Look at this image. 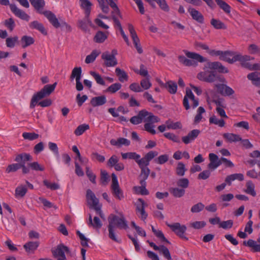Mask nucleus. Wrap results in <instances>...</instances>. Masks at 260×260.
Returning <instances> with one entry per match:
<instances>
[{"instance_id":"1","label":"nucleus","mask_w":260,"mask_h":260,"mask_svg":"<svg viewBox=\"0 0 260 260\" xmlns=\"http://www.w3.org/2000/svg\"><path fill=\"white\" fill-rule=\"evenodd\" d=\"M117 216L113 214H111L108 217L109 224L108 225L109 231V237L113 241L120 243L121 240L118 239L115 235L116 228L119 229L126 230L128 228L127 221L126 220L123 214L121 212L119 213Z\"/></svg>"},{"instance_id":"2","label":"nucleus","mask_w":260,"mask_h":260,"mask_svg":"<svg viewBox=\"0 0 260 260\" xmlns=\"http://www.w3.org/2000/svg\"><path fill=\"white\" fill-rule=\"evenodd\" d=\"M29 2L37 12L43 14L55 28L59 27V21L54 13L50 11H42L45 5L44 0H29Z\"/></svg>"},{"instance_id":"3","label":"nucleus","mask_w":260,"mask_h":260,"mask_svg":"<svg viewBox=\"0 0 260 260\" xmlns=\"http://www.w3.org/2000/svg\"><path fill=\"white\" fill-rule=\"evenodd\" d=\"M183 51L188 58L192 59H188L183 55L178 56L179 61L185 66H196L197 65V62H203L206 60V59L199 54L187 50H183Z\"/></svg>"},{"instance_id":"4","label":"nucleus","mask_w":260,"mask_h":260,"mask_svg":"<svg viewBox=\"0 0 260 260\" xmlns=\"http://www.w3.org/2000/svg\"><path fill=\"white\" fill-rule=\"evenodd\" d=\"M56 85V82L53 84L46 85L41 90L34 94L31 100L30 108H34L39 100L49 96L54 91Z\"/></svg>"},{"instance_id":"5","label":"nucleus","mask_w":260,"mask_h":260,"mask_svg":"<svg viewBox=\"0 0 260 260\" xmlns=\"http://www.w3.org/2000/svg\"><path fill=\"white\" fill-rule=\"evenodd\" d=\"M86 198L89 207L93 208L102 218L104 219L105 215L101 210L102 205L99 204V199L91 189L87 190Z\"/></svg>"},{"instance_id":"6","label":"nucleus","mask_w":260,"mask_h":260,"mask_svg":"<svg viewBox=\"0 0 260 260\" xmlns=\"http://www.w3.org/2000/svg\"><path fill=\"white\" fill-rule=\"evenodd\" d=\"M198 78L207 82H214L218 81L221 83L226 82L225 78L220 75H218L215 71H205L201 72L198 74Z\"/></svg>"},{"instance_id":"7","label":"nucleus","mask_w":260,"mask_h":260,"mask_svg":"<svg viewBox=\"0 0 260 260\" xmlns=\"http://www.w3.org/2000/svg\"><path fill=\"white\" fill-rule=\"evenodd\" d=\"M158 155V152L151 151L148 152L144 157L141 158V173L150 174V170L147 167L150 161Z\"/></svg>"},{"instance_id":"8","label":"nucleus","mask_w":260,"mask_h":260,"mask_svg":"<svg viewBox=\"0 0 260 260\" xmlns=\"http://www.w3.org/2000/svg\"><path fill=\"white\" fill-rule=\"evenodd\" d=\"M32 160L31 156L26 153H22L16 155L15 161L19 162V169L22 168V173L24 174L29 173V167L25 165V162Z\"/></svg>"},{"instance_id":"9","label":"nucleus","mask_w":260,"mask_h":260,"mask_svg":"<svg viewBox=\"0 0 260 260\" xmlns=\"http://www.w3.org/2000/svg\"><path fill=\"white\" fill-rule=\"evenodd\" d=\"M111 189L113 195L116 199L121 200L124 198L123 191L119 186L117 176L114 173L112 174Z\"/></svg>"},{"instance_id":"10","label":"nucleus","mask_w":260,"mask_h":260,"mask_svg":"<svg viewBox=\"0 0 260 260\" xmlns=\"http://www.w3.org/2000/svg\"><path fill=\"white\" fill-rule=\"evenodd\" d=\"M53 257L57 260H66L65 252L69 253V248L62 244L58 245L55 248L51 249Z\"/></svg>"},{"instance_id":"11","label":"nucleus","mask_w":260,"mask_h":260,"mask_svg":"<svg viewBox=\"0 0 260 260\" xmlns=\"http://www.w3.org/2000/svg\"><path fill=\"white\" fill-rule=\"evenodd\" d=\"M149 174L140 173L139 175L140 183L141 186H135L134 189L137 193H139L142 195H147L149 194V191L146 188V180L148 178Z\"/></svg>"},{"instance_id":"12","label":"nucleus","mask_w":260,"mask_h":260,"mask_svg":"<svg viewBox=\"0 0 260 260\" xmlns=\"http://www.w3.org/2000/svg\"><path fill=\"white\" fill-rule=\"evenodd\" d=\"M127 26H128V29L130 33L133 43L135 45L136 49L137 50V52L139 54H142L143 53V51L142 48L141 47V45L140 44V39H139V38L137 35V33L134 29L133 25L131 23H128L127 24Z\"/></svg>"},{"instance_id":"13","label":"nucleus","mask_w":260,"mask_h":260,"mask_svg":"<svg viewBox=\"0 0 260 260\" xmlns=\"http://www.w3.org/2000/svg\"><path fill=\"white\" fill-rule=\"evenodd\" d=\"M188 99H190L193 102V104L192 105L193 108H195L199 105L198 100L195 99L194 95H193L191 90L189 89H186V94L184 96L183 101V106L186 110L189 109L190 108Z\"/></svg>"},{"instance_id":"14","label":"nucleus","mask_w":260,"mask_h":260,"mask_svg":"<svg viewBox=\"0 0 260 260\" xmlns=\"http://www.w3.org/2000/svg\"><path fill=\"white\" fill-rule=\"evenodd\" d=\"M220 59L230 63H233L241 59V54L232 51H223L222 55L220 57Z\"/></svg>"},{"instance_id":"15","label":"nucleus","mask_w":260,"mask_h":260,"mask_svg":"<svg viewBox=\"0 0 260 260\" xmlns=\"http://www.w3.org/2000/svg\"><path fill=\"white\" fill-rule=\"evenodd\" d=\"M167 224L179 237L185 240H188V238L184 235V233L186 230V227L185 225H181L178 222L172 224L168 223Z\"/></svg>"},{"instance_id":"16","label":"nucleus","mask_w":260,"mask_h":260,"mask_svg":"<svg viewBox=\"0 0 260 260\" xmlns=\"http://www.w3.org/2000/svg\"><path fill=\"white\" fill-rule=\"evenodd\" d=\"M101 57L104 60V65L107 67H114L117 64V59L113 54L105 52L102 54Z\"/></svg>"},{"instance_id":"17","label":"nucleus","mask_w":260,"mask_h":260,"mask_svg":"<svg viewBox=\"0 0 260 260\" xmlns=\"http://www.w3.org/2000/svg\"><path fill=\"white\" fill-rule=\"evenodd\" d=\"M147 242L155 250H157L160 253H161L166 259L168 260H172L170 252L167 247L164 245L158 246L154 243L150 242L149 241H147Z\"/></svg>"},{"instance_id":"18","label":"nucleus","mask_w":260,"mask_h":260,"mask_svg":"<svg viewBox=\"0 0 260 260\" xmlns=\"http://www.w3.org/2000/svg\"><path fill=\"white\" fill-rule=\"evenodd\" d=\"M10 8L11 11L19 18L28 21L30 16L24 11L19 9L15 4H10Z\"/></svg>"},{"instance_id":"19","label":"nucleus","mask_w":260,"mask_h":260,"mask_svg":"<svg viewBox=\"0 0 260 260\" xmlns=\"http://www.w3.org/2000/svg\"><path fill=\"white\" fill-rule=\"evenodd\" d=\"M215 87L217 88L218 92L224 96H230L235 92L232 88L224 84H216Z\"/></svg>"},{"instance_id":"20","label":"nucleus","mask_w":260,"mask_h":260,"mask_svg":"<svg viewBox=\"0 0 260 260\" xmlns=\"http://www.w3.org/2000/svg\"><path fill=\"white\" fill-rule=\"evenodd\" d=\"M210 163L208 165L209 169L214 170L220 165L221 162L220 159H219L217 155L214 153H210L209 155Z\"/></svg>"},{"instance_id":"21","label":"nucleus","mask_w":260,"mask_h":260,"mask_svg":"<svg viewBox=\"0 0 260 260\" xmlns=\"http://www.w3.org/2000/svg\"><path fill=\"white\" fill-rule=\"evenodd\" d=\"M121 155L123 159H129L135 160L141 169V156L139 154L136 152H129L126 153L121 152Z\"/></svg>"},{"instance_id":"22","label":"nucleus","mask_w":260,"mask_h":260,"mask_svg":"<svg viewBox=\"0 0 260 260\" xmlns=\"http://www.w3.org/2000/svg\"><path fill=\"white\" fill-rule=\"evenodd\" d=\"M148 114V112L145 110L140 111L137 116L132 117L129 121L133 124H138L142 121H144V119Z\"/></svg>"},{"instance_id":"23","label":"nucleus","mask_w":260,"mask_h":260,"mask_svg":"<svg viewBox=\"0 0 260 260\" xmlns=\"http://www.w3.org/2000/svg\"><path fill=\"white\" fill-rule=\"evenodd\" d=\"M200 133L201 132L199 129H193L188 133L187 136L183 137L182 140L184 144H189L191 141L194 140L198 137Z\"/></svg>"},{"instance_id":"24","label":"nucleus","mask_w":260,"mask_h":260,"mask_svg":"<svg viewBox=\"0 0 260 260\" xmlns=\"http://www.w3.org/2000/svg\"><path fill=\"white\" fill-rule=\"evenodd\" d=\"M243 245L250 247L253 252H260V238L257 239V241L252 239L248 240L247 242L244 241Z\"/></svg>"},{"instance_id":"25","label":"nucleus","mask_w":260,"mask_h":260,"mask_svg":"<svg viewBox=\"0 0 260 260\" xmlns=\"http://www.w3.org/2000/svg\"><path fill=\"white\" fill-rule=\"evenodd\" d=\"M40 243L39 241H29L23 245V248L26 252L29 253H33L39 247Z\"/></svg>"},{"instance_id":"26","label":"nucleus","mask_w":260,"mask_h":260,"mask_svg":"<svg viewBox=\"0 0 260 260\" xmlns=\"http://www.w3.org/2000/svg\"><path fill=\"white\" fill-rule=\"evenodd\" d=\"M188 11L193 19L198 21L200 23H203L204 17L199 11L192 8H189Z\"/></svg>"},{"instance_id":"27","label":"nucleus","mask_w":260,"mask_h":260,"mask_svg":"<svg viewBox=\"0 0 260 260\" xmlns=\"http://www.w3.org/2000/svg\"><path fill=\"white\" fill-rule=\"evenodd\" d=\"M91 21L89 19V15H86L83 19L78 20L77 26L83 31H86L88 28V25H91Z\"/></svg>"},{"instance_id":"28","label":"nucleus","mask_w":260,"mask_h":260,"mask_svg":"<svg viewBox=\"0 0 260 260\" xmlns=\"http://www.w3.org/2000/svg\"><path fill=\"white\" fill-rule=\"evenodd\" d=\"M106 103V98L105 95L93 97L90 102V104L93 107L102 106Z\"/></svg>"},{"instance_id":"29","label":"nucleus","mask_w":260,"mask_h":260,"mask_svg":"<svg viewBox=\"0 0 260 260\" xmlns=\"http://www.w3.org/2000/svg\"><path fill=\"white\" fill-rule=\"evenodd\" d=\"M88 225L89 226L93 227L94 229L99 230L101 228L102 223L98 217H94L92 220L91 215L89 214Z\"/></svg>"},{"instance_id":"30","label":"nucleus","mask_w":260,"mask_h":260,"mask_svg":"<svg viewBox=\"0 0 260 260\" xmlns=\"http://www.w3.org/2000/svg\"><path fill=\"white\" fill-rule=\"evenodd\" d=\"M111 145L121 147L122 145L129 146L130 141L124 138H119L117 140L111 139L110 142Z\"/></svg>"},{"instance_id":"31","label":"nucleus","mask_w":260,"mask_h":260,"mask_svg":"<svg viewBox=\"0 0 260 260\" xmlns=\"http://www.w3.org/2000/svg\"><path fill=\"white\" fill-rule=\"evenodd\" d=\"M108 5L109 6L113 9V11L111 13L112 18L113 16H116L117 17H119L120 18H122V16L121 14L120 10L117 7V5L115 3L113 0H106L105 1Z\"/></svg>"},{"instance_id":"32","label":"nucleus","mask_w":260,"mask_h":260,"mask_svg":"<svg viewBox=\"0 0 260 260\" xmlns=\"http://www.w3.org/2000/svg\"><path fill=\"white\" fill-rule=\"evenodd\" d=\"M247 78L251 81L253 85L260 87V72H255L249 73L247 75Z\"/></svg>"},{"instance_id":"33","label":"nucleus","mask_w":260,"mask_h":260,"mask_svg":"<svg viewBox=\"0 0 260 260\" xmlns=\"http://www.w3.org/2000/svg\"><path fill=\"white\" fill-rule=\"evenodd\" d=\"M208 67L211 69L217 70L220 73H228L227 68L223 66L219 62L215 61L208 63Z\"/></svg>"},{"instance_id":"34","label":"nucleus","mask_w":260,"mask_h":260,"mask_svg":"<svg viewBox=\"0 0 260 260\" xmlns=\"http://www.w3.org/2000/svg\"><path fill=\"white\" fill-rule=\"evenodd\" d=\"M29 27L32 29H36L40 31L43 35L46 36L47 31L45 28L43 24L38 21H34L29 24Z\"/></svg>"},{"instance_id":"35","label":"nucleus","mask_w":260,"mask_h":260,"mask_svg":"<svg viewBox=\"0 0 260 260\" xmlns=\"http://www.w3.org/2000/svg\"><path fill=\"white\" fill-rule=\"evenodd\" d=\"M19 43L22 48H25L32 45L35 43V40L32 37L25 35L21 37Z\"/></svg>"},{"instance_id":"36","label":"nucleus","mask_w":260,"mask_h":260,"mask_svg":"<svg viewBox=\"0 0 260 260\" xmlns=\"http://www.w3.org/2000/svg\"><path fill=\"white\" fill-rule=\"evenodd\" d=\"M108 35V31H98L93 38V41L97 43H102L107 39Z\"/></svg>"},{"instance_id":"37","label":"nucleus","mask_w":260,"mask_h":260,"mask_svg":"<svg viewBox=\"0 0 260 260\" xmlns=\"http://www.w3.org/2000/svg\"><path fill=\"white\" fill-rule=\"evenodd\" d=\"M254 58L248 55H242L241 54V59L238 60L241 62V66L246 69H248L249 70L251 71L252 64H251L249 62H247L251 59H253Z\"/></svg>"},{"instance_id":"38","label":"nucleus","mask_w":260,"mask_h":260,"mask_svg":"<svg viewBox=\"0 0 260 260\" xmlns=\"http://www.w3.org/2000/svg\"><path fill=\"white\" fill-rule=\"evenodd\" d=\"M169 191L175 198H181L185 192L184 189L178 187H171L169 189Z\"/></svg>"},{"instance_id":"39","label":"nucleus","mask_w":260,"mask_h":260,"mask_svg":"<svg viewBox=\"0 0 260 260\" xmlns=\"http://www.w3.org/2000/svg\"><path fill=\"white\" fill-rule=\"evenodd\" d=\"M223 137L229 142H235L242 140V138L238 135L232 133H224Z\"/></svg>"},{"instance_id":"40","label":"nucleus","mask_w":260,"mask_h":260,"mask_svg":"<svg viewBox=\"0 0 260 260\" xmlns=\"http://www.w3.org/2000/svg\"><path fill=\"white\" fill-rule=\"evenodd\" d=\"M254 188L255 186L253 182L251 181H248L246 183V189L244 190V192L252 197H255L256 193Z\"/></svg>"},{"instance_id":"41","label":"nucleus","mask_w":260,"mask_h":260,"mask_svg":"<svg viewBox=\"0 0 260 260\" xmlns=\"http://www.w3.org/2000/svg\"><path fill=\"white\" fill-rule=\"evenodd\" d=\"M115 73L118 78V80L120 82H123L124 81H127L128 76L124 70H121L119 68H117L115 69Z\"/></svg>"},{"instance_id":"42","label":"nucleus","mask_w":260,"mask_h":260,"mask_svg":"<svg viewBox=\"0 0 260 260\" xmlns=\"http://www.w3.org/2000/svg\"><path fill=\"white\" fill-rule=\"evenodd\" d=\"M82 69L81 67H76L73 69L70 76V79L73 80L75 78L76 81L81 80Z\"/></svg>"},{"instance_id":"43","label":"nucleus","mask_w":260,"mask_h":260,"mask_svg":"<svg viewBox=\"0 0 260 260\" xmlns=\"http://www.w3.org/2000/svg\"><path fill=\"white\" fill-rule=\"evenodd\" d=\"M81 7L85 10L86 15H89L92 4L88 0H80Z\"/></svg>"},{"instance_id":"44","label":"nucleus","mask_w":260,"mask_h":260,"mask_svg":"<svg viewBox=\"0 0 260 260\" xmlns=\"http://www.w3.org/2000/svg\"><path fill=\"white\" fill-rule=\"evenodd\" d=\"M218 6L225 13L229 14L231 12V8L229 5L222 0H215Z\"/></svg>"},{"instance_id":"45","label":"nucleus","mask_w":260,"mask_h":260,"mask_svg":"<svg viewBox=\"0 0 260 260\" xmlns=\"http://www.w3.org/2000/svg\"><path fill=\"white\" fill-rule=\"evenodd\" d=\"M171 94H175L177 91V85L176 82L170 80L167 82L166 88Z\"/></svg>"},{"instance_id":"46","label":"nucleus","mask_w":260,"mask_h":260,"mask_svg":"<svg viewBox=\"0 0 260 260\" xmlns=\"http://www.w3.org/2000/svg\"><path fill=\"white\" fill-rule=\"evenodd\" d=\"M211 24L215 28L217 29H226V26L224 23L221 22L218 19L212 18L211 20Z\"/></svg>"},{"instance_id":"47","label":"nucleus","mask_w":260,"mask_h":260,"mask_svg":"<svg viewBox=\"0 0 260 260\" xmlns=\"http://www.w3.org/2000/svg\"><path fill=\"white\" fill-rule=\"evenodd\" d=\"M18 37L14 36L13 37H9L6 38V44L8 47L13 48L16 44H18Z\"/></svg>"},{"instance_id":"48","label":"nucleus","mask_w":260,"mask_h":260,"mask_svg":"<svg viewBox=\"0 0 260 260\" xmlns=\"http://www.w3.org/2000/svg\"><path fill=\"white\" fill-rule=\"evenodd\" d=\"M109 181V176L106 171L104 170H101L100 182L103 186H106Z\"/></svg>"},{"instance_id":"49","label":"nucleus","mask_w":260,"mask_h":260,"mask_svg":"<svg viewBox=\"0 0 260 260\" xmlns=\"http://www.w3.org/2000/svg\"><path fill=\"white\" fill-rule=\"evenodd\" d=\"M89 129V126L88 124H83L79 125L74 131V134L76 136H80L83 134L85 131Z\"/></svg>"},{"instance_id":"50","label":"nucleus","mask_w":260,"mask_h":260,"mask_svg":"<svg viewBox=\"0 0 260 260\" xmlns=\"http://www.w3.org/2000/svg\"><path fill=\"white\" fill-rule=\"evenodd\" d=\"M100 54V52L96 50L92 51L90 54L87 55L85 58V61L86 63H90L93 62L96 57Z\"/></svg>"},{"instance_id":"51","label":"nucleus","mask_w":260,"mask_h":260,"mask_svg":"<svg viewBox=\"0 0 260 260\" xmlns=\"http://www.w3.org/2000/svg\"><path fill=\"white\" fill-rule=\"evenodd\" d=\"M22 137L25 140L33 141L34 140L38 139L39 137V134H36L34 132H32V133L24 132L22 134Z\"/></svg>"},{"instance_id":"52","label":"nucleus","mask_w":260,"mask_h":260,"mask_svg":"<svg viewBox=\"0 0 260 260\" xmlns=\"http://www.w3.org/2000/svg\"><path fill=\"white\" fill-rule=\"evenodd\" d=\"M27 191V188L24 186H19L15 189V196L23 197Z\"/></svg>"},{"instance_id":"53","label":"nucleus","mask_w":260,"mask_h":260,"mask_svg":"<svg viewBox=\"0 0 260 260\" xmlns=\"http://www.w3.org/2000/svg\"><path fill=\"white\" fill-rule=\"evenodd\" d=\"M121 88V84L119 83H116L112 84L109 87H108L105 90L106 92H110L111 93H114Z\"/></svg>"},{"instance_id":"54","label":"nucleus","mask_w":260,"mask_h":260,"mask_svg":"<svg viewBox=\"0 0 260 260\" xmlns=\"http://www.w3.org/2000/svg\"><path fill=\"white\" fill-rule=\"evenodd\" d=\"M90 74L94 78L98 84L102 85H105V82L99 74L93 71H90Z\"/></svg>"},{"instance_id":"55","label":"nucleus","mask_w":260,"mask_h":260,"mask_svg":"<svg viewBox=\"0 0 260 260\" xmlns=\"http://www.w3.org/2000/svg\"><path fill=\"white\" fill-rule=\"evenodd\" d=\"M4 24L10 31H12L15 26L14 20L12 18L5 20Z\"/></svg>"},{"instance_id":"56","label":"nucleus","mask_w":260,"mask_h":260,"mask_svg":"<svg viewBox=\"0 0 260 260\" xmlns=\"http://www.w3.org/2000/svg\"><path fill=\"white\" fill-rule=\"evenodd\" d=\"M31 169L36 171H43L44 170V167L42 165H40L38 162L34 161L32 162L28 163L27 165Z\"/></svg>"},{"instance_id":"57","label":"nucleus","mask_w":260,"mask_h":260,"mask_svg":"<svg viewBox=\"0 0 260 260\" xmlns=\"http://www.w3.org/2000/svg\"><path fill=\"white\" fill-rule=\"evenodd\" d=\"M209 122L210 123H214L218 125L220 127H223L225 124V122L223 119H218L215 116H213L209 118Z\"/></svg>"},{"instance_id":"58","label":"nucleus","mask_w":260,"mask_h":260,"mask_svg":"<svg viewBox=\"0 0 260 260\" xmlns=\"http://www.w3.org/2000/svg\"><path fill=\"white\" fill-rule=\"evenodd\" d=\"M166 123L167 124V127L168 129H176L181 127V124L179 122H173V121L169 120L166 122Z\"/></svg>"},{"instance_id":"59","label":"nucleus","mask_w":260,"mask_h":260,"mask_svg":"<svg viewBox=\"0 0 260 260\" xmlns=\"http://www.w3.org/2000/svg\"><path fill=\"white\" fill-rule=\"evenodd\" d=\"M19 169V163L12 164L9 165L6 169V173L9 174L11 172H15Z\"/></svg>"},{"instance_id":"60","label":"nucleus","mask_w":260,"mask_h":260,"mask_svg":"<svg viewBox=\"0 0 260 260\" xmlns=\"http://www.w3.org/2000/svg\"><path fill=\"white\" fill-rule=\"evenodd\" d=\"M159 5V8L165 12H169V7L165 0H153Z\"/></svg>"},{"instance_id":"61","label":"nucleus","mask_w":260,"mask_h":260,"mask_svg":"<svg viewBox=\"0 0 260 260\" xmlns=\"http://www.w3.org/2000/svg\"><path fill=\"white\" fill-rule=\"evenodd\" d=\"M159 120L158 117L154 116L152 113L148 112L147 116L144 119V122H149L151 123L157 122Z\"/></svg>"},{"instance_id":"62","label":"nucleus","mask_w":260,"mask_h":260,"mask_svg":"<svg viewBox=\"0 0 260 260\" xmlns=\"http://www.w3.org/2000/svg\"><path fill=\"white\" fill-rule=\"evenodd\" d=\"M185 171V165L182 162H179L176 168V174L179 176H183Z\"/></svg>"},{"instance_id":"63","label":"nucleus","mask_w":260,"mask_h":260,"mask_svg":"<svg viewBox=\"0 0 260 260\" xmlns=\"http://www.w3.org/2000/svg\"><path fill=\"white\" fill-rule=\"evenodd\" d=\"M177 185L183 189L186 188L189 185V180L185 178L179 179L177 182Z\"/></svg>"},{"instance_id":"64","label":"nucleus","mask_w":260,"mask_h":260,"mask_svg":"<svg viewBox=\"0 0 260 260\" xmlns=\"http://www.w3.org/2000/svg\"><path fill=\"white\" fill-rule=\"evenodd\" d=\"M140 85L141 88L143 90L148 89L151 86V83L149 81V78L147 77L141 81Z\"/></svg>"}]
</instances>
